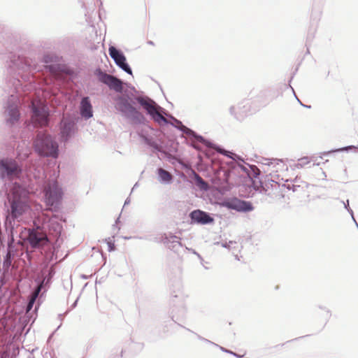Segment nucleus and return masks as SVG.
I'll list each match as a JSON object with an SVG mask.
<instances>
[{
  "mask_svg": "<svg viewBox=\"0 0 358 358\" xmlns=\"http://www.w3.org/2000/svg\"><path fill=\"white\" fill-rule=\"evenodd\" d=\"M222 246H223V247H224V248H227V247H228L229 245H228V243H226L225 244H223V245H222Z\"/></svg>",
  "mask_w": 358,
  "mask_h": 358,
  "instance_id": "680f3d73",
  "label": "nucleus"
},
{
  "mask_svg": "<svg viewBox=\"0 0 358 358\" xmlns=\"http://www.w3.org/2000/svg\"><path fill=\"white\" fill-rule=\"evenodd\" d=\"M7 63V71L13 78L25 72L37 71V64L36 62L15 54H10Z\"/></svg>",
  "mask_w": 358,
  "mask_h": 358,
  "instance_id": "7ed1b4c3",
  "label": "nucleus"
},
{
  "mask_svg": "<svg viewBox=\"0 0 358 358\" xmlns=\"http://www.w3.org/2000/svg\"><path fill=\"white\" fill-rule=\"evenodd\" d=\"M25 240L28 241L30 246L34 249L43 248L49 243L47 235L35 229H29Z\"/></svg>",
  "mask_w": 358,
  "mask_h": 358,
  "instance_id": "4468645a",
  "label": "nucleus"
},
{
  "mask_svg": "<svg viewBox=\"0 0 358 358\" xmlns=\"http://www.w3.org/2000/svg\"><path fill=\"white\" fill-rule=\"evenodd\" d=\"M172 306L170 311L171 320L176 323L186 317L187 308L185 301L182 296L173 295L172 299Z\"/></svg>",
  "mask_w": 358,
  "mask_h": 358,
  "instance_id": "6e6552de",
  "label": "nucleus"
},
{
  "mask_svg": "<svg viewBox=\"0 0 358 358\" xmlns=\"http://www.w3.org/2000/svg\"><path fill=\"white\" fill-rule=\"evenodd\" d=\"M158 179L161 183L170 184L173 180V176L168 171L159 168L157 169Z\"/></svg>",
  "mask_w": 358,
  "mask_h": 358,
  "instance_id": "a878e982",
  "label": "nucleus"
},
{
  "mask_svg": "<svg viewBox=\"0 0 358 358\" xmlns=\"http://www.w3.org/2000/svg\"><path fill=\"white\" fill-rule=\"evenodd\" d=\"M191 145H192L194 149H196V150H199V149H200L199 146H198V145H194V144H192Z\"/></svg>",
  "mask_w": 358,
  "mask_h": 358,
  "instance_id": "5fc2aeb1",
  "label": "nucleus"
},
{
  "mask_svg": "<svg viewBox=\"0 0 358 358\" xmlns=\"http://www.w3.org/2000/svg\"><path fill=\"white\" fill-rule=\"evenodd\" d=\"M52 218H56V219H57V218H58V216H57V215H52Z\"/></svg>",
  "mask_w": 358,
  "mask_h": 358,
  "instance_id": "052dcab7",
  "label": "nucleus"
},
{
  "mask_svg": "<svg viewBox=\"0 0 358 358\" xmlns=\"http://www.w3.org/2000/svg\"><path fill=\"white\" fill-rule=\"evenodd\" d=\"M301 182L302 184H298V182H295L294 185H292V191L293 192H299L305 191V189L308 187V185L303 181H301Z\"/></svg>",
  "mask_w": 358,
  "mask_h": 358,
  "instance_id": "473e14b6",
  "label": "nucleus"
},
{
  "mask_svg": "<svg viewBox=\"0 0 358 358\" xmlns=\"http://www.w3.org/2000/svg\"><path fill=\"white\" fill-rule=\"evenodd\" d=\"M117 109L122 115L134 124H145L146 118L134 107L127 99L120 96L117 102Z\"/></svg>",
  "mask_w": 358,
  "mask_h": 358,
  "instance_id": "39448f33",
  "label": "nucleus"
},
{
  "mask_svg": "<svg viewBox=\"0 0 358 358\" xmlns=\"http://www.w3.org/2000/svg\"><path fill=\"white\" fill-rule=\"evenodd\" d=\"M34 301H35V298H33L29 301V302L27 303V311L30 310L32 308Z\"/></svg>",
  "mask_w": 358,
  "mask_h": 358,
  "instance_id": "a19ab883",
  "label": "nucleus"
},
{
  "mask_svg": "<svg viewBox=\"0 0 358 358\" xmlns=\"http://www.w3.org/2000/svg\"><path fill=\"white\" fill-rule=\"evenodd\" d=\"M139 137L143 141L145 144H146L148 146L153 148L155 151L158 152L163 153L165 157L169 159H173L174 157H172V155L167 152L164 151L162 149V145H160L154 138V137L150 134H148L147 131H145L143 130H141L138 133Z\"/></svg>",
  "mask_w": 358,
  "mask_h": 358,
  "instance_id": "dca6fc26",
  "label": "nucleus"
},
{
  "mask_svg": "<svg viewBox=\"0 0 358 358\" xmlns=\"http://www.w3.org/2000/svg\"><path fill=\"white\" fill-rule=\"evenodd\" d=\"M55 61V57L50 55H44L42 58V62L45 64H50Z\"/></svg>",
  "mask_w": 358,
  "mask_h": 358,
  "instance_id": "4c0bfd02",
  "label": "nucleus"
},
{
  "mask_svg": "<svg viewBox=\"0 0 358 358\" xmlns=\"http://www.w3.org/2000/svg\"><path fill=\"white\" fill-rule=\"evenodd\" d=\"M134 99L155 122L160 125H166L169 123V121L167 120L162 114L164 113L166 115L164 108L159 106L153 99L148 96H137L134 97Z\"/></svg>",
  "mask_w": 358,
  "mask_h": 358,
  "instance_id": "20e7f679",
  "label": "nucleus"
},
{
  "mask_svg": "<svg viewBox=\"0 0 358 358\" xmlns=\"http://www.w3.org/2000/svg\"><path fill=\"white\" fill-rule=\"evenodd\" d=\"M301 106L305 107V108H310V106H308V105H306V104H303V103Z\"/></svg>",
  "mask_w": 358,
  "mask_h": 358,
  "instance_id": "13d9d810",
  "label": "nucleus"
},
{
  "mask_svg": "<svg viewBox=\"0 0 358 358\" xmlns=\"http://www.w3.org/2000/svg\"><path fill=\"white\" fill-rule=\"evenodd\" d=\"M289 87L292 89V92H293V93H294V96L296 97V100L298 101V102L300 103V105H303L302 102H301V101L299 99V98L296 96V94H295V92H294V89H293V87H292L290 85H289Z\"/></svg>",
  "mask_w": 358,
  "mask_h": 358,
  "instance_id": "a18cd8bd",
  "label": "nucleus"
},
{
  "mask_svg": "<svg viewBox=\"0 0 358 358\" xmlns=\"http://www.w3.org/2000/svg\"><path fill=\"white\" fill-rule=\"evenodd\" d=\"M356 149H357V147L355 145H348V146L343 147L341 148L331 150L323 152L322 153H321L322 155L320 156V158H322L323 156H327L331 153L340 152H343V151L348 152L349 150H356Z\"/></svg>",
  "mask_w": 358,
  "mask_h": 358,
  "instance_id": "c756f323",
  "label": "nucleus"
},
{
  "mask_svg": "<svg viewBox=\"0 0 358 358\" xmlns=\"http://www.w3.org/2000/svg\"><path fill=\"white\" fill-rule=\"evenodd\" d=\"M10 210L4 221L6 231H17L18 227L17 219L21 217L28 208L25 198H23L17 190L13 192L12 198L9 200Z\"/></svg>",
  "mask_w": 358,
  "mask_h": 358,
  "instance_id": "f257e3e1",
  "label": "nucleus"
},
{
  "mask_svg": "<svg viewBox=\"0 0 358 358\" xmlns=\"http://www.w3.org/2000/svg\"><path fill=\"white\" fill-rule=\"evenodd\" d=\"M49 234L56 238V242H59V237L62 231V225L57 222L53 221L52 219L50 220L48 226Z\"/></svg>",
  "mask_w": 358,
  "mask_h": 358,
  "instance_id": "393cba45",
  "label": "nucleus"
},
{
  "mask_svg": "<svg viewBox=\"0 0 358 358\" xmlns=\"http://www.w3.org/2000/svg\"><path fill=\"white\" fill-rule=\"evenodd\" d=\"M325 311H326V317H327V318H329V317H330V316H331V313H330V311H329V310H326Z\"/></svg>",
  "mask_w": 358,
  "mask_h": 358,
  "instance_id": "8fccbe9b",
  "label": "nucleus"
},
{
  "mask_svg": "<svg viewBox=\"0 0 358 358\" xmlns=\"http://www.w3.org/2000/svg\"><path fill=\"white\" fill-rule=\"evenodd\" d=\"M1 358H3V357H1Z\"/></svg>",
  "mask_w": 358,
  "mask_h": 358,
  "instance_id": "338daca9",
  "label": "nucleus"
},
{
  "mask_svg": "<svg viewBox=\"0 0 358 358\" xmlns=\"http://www.w3.org/2000/svg\"><path fill=\"white\" fill-rule=\"evenodd\" d=\"M229 165L234 169L238 168L241 169L251 179H257L259 181L261 171L255 165L247 164L244 166L240 164H236L234 162H230Z\"/></svg>",
  "mask_w": 358,
  "mask_h": 358,
  "instance_id": "6ab92c4d",
  "label": "nucleus"
},
{
  "mask_svg": "<svg viewBox=\"0 0 358 358\" xmlns=\"http://www.w3.org/2000/svg\"><path fill=\"white\" fill-rule=\"evenodd\" d=\"M62 194V189L59 187L57 182H53L51 186H49L45 189V202L48 206L51 207L52 211H57L59 208Z\"/></svg>",
  "mask_w": 358,
  "mask_h": 358,
  "instance_id": "1a4fd4ad",
  "label": "nucleus"
},
{
  "mask_svg": "<svg viewBox=\"0 0 358 358\" xmlns=\"http://www.w3.org/2000/svg\"><path fill=\"white\" fill-rule=\"evenodd\" d=\"M7 113L9 116V118L6 120L7 124H13L15 122L19 120L20 114L17 109V107L15 105L8 104L7 108Z\"/></svg>",
  "mask_w": 358,
  "mask_h": 358,
  "instance_id": "b1692460",
  "label": "nucleus"
},
{
  "mask_svg": "<svg viewBox=\"0 0 358 358\" xmlns=\"http://www.w3.org/2000/svg\"><path fill=\"white\" fill-rule=\"evenodd\" d=\"M289 87L292 89V92H293V93H294V96L296 97V100L298 101V102L300 103V105H303L302 102H301V101L299 99V98L296 96V94H295V92H294V89H293V87H292L290 85H289Z\"/></svg>",
  "mask_w": 358,
  "mask_h": 358,
  "instance_id": "49530a36",
  "label": "nucleus"
},
{
  "mask_svg": "<svg viewBox=\"0 0 358 358\" xmlns=\"http://www.w3.org/2000/svg\"><path fill=\"white\" fill-rule=\"evenodd\" d=\"M218 348H220V349L224 352H226V353H228V354H230V355H232L233 356L237 357V358H243L244 355H238L236 354V352H232L231 350H227L222 346H219L218 345Z\"/></svg>",
  "mask_w": 358,
  "mask_h": 358,
  "instance_id": "58836bf2",
  "label": "nucleus"
},
{
  "mask_svg": "<svg viewBox=\"0 0 358 358\" xmlns=\"http://www.w3.org/2000/svg\"><path fill=\"white\" fill-rule=\"evenodd\" d=\"M168 116L173 122H169L168 124L172 125L173 127L177 129L178 130L182 131L183 134L187 135L188 136L191 137L192 138H194L197 142H199L201 143H208V145H211L210 143V141L206 139L204 137H203L201 135L198 134L196 132H195L192 129L185 126L182 122L176 119L175 117H173L171 115H166Z\"/></svg>",
  "mask_w": 358,
  "mask_h": 358,
  "instance_id": "ddd939ff",
  "label": "nucleus"
},
{
  "mask_svg": "<svg viewBox=\"0 0 358 358\" xmlns=\"http://www.w3.org/2000/svg\"><path fill=\"white\" fill-rule=\"evenodd\" d=\"M178 325H179L180 327H182V328H184V329H187V331H189L192 332V334H195V335L196 336V337H197V338H198L199 340H200V341H203V342H205V343H208V344H210V345H215V346H216V347H218V345H217V344H216V343H215L212 342L211 341H210V340H208V339H207V338H205L202 337L201 336H200V335H199V334H196L195 332H194V331H191L190 329H187V328H186V327H183L182 325H180V324H178Z\"/></svg>",
  "mask_w": 358,
  "mask_h": 358,
  "instance_id": "72a5a7b5",
  "label": "nucleus"
},
{
  "mask_svg": "<svg viewBox=\"0 0 358 358\" xmlns=\"http://www.w3.org/2000/svg\"><path fill=\"white\" fill-rule=\"evenodd\" d=\"M210 143L211 145H208V143H203L206 148H213L214 150H215L218 153H220L230 159H231L236 164H237L236 163V161H243V159H241V157L238 155H237L236 154L231 152V151H229V150H227L224 148H222L221 147H220L219 145H217L213 143H211L210 141Z\"/></svg>",
  "mask_w": 358,
  "mask_h": 358,
  "instance_id": "5701e85b",
  "label": "nucleus"
},
{
  "mask_svg": "<svg viewBox=\"0 0 358 358\" xmlns=\"http://www.w3.org/2000/svg\"><path fill=\"white\" fill-rule=\"evenodd\" d=\"M35 152L41 157L57 158L59 155V145L52 136L39 132L34 141Z\"/></svg>",
  "mask_w": 358,
  "mask_h": 358,
  "instance_id": "f03ea898",
  "label": "nucleus"
},
{
  "mask_svg": "<svg viewBox=\"0 0 358 358\" xmlns=\"http://www.w3.org/2000/svg\"><path fill=\"white\" fill-rule=\"evenodd\" d=\"M33 119L41 126H46L49 123V111L45 108L36 106L32 107Z\"/></svg>",
  "mask_w": 358,
  "mask_h": 358,
  "instance_id": "aec40b11",
  "label": "nucleus"
},
{
  "mask_svg": "<svg viewBox=\"0 0 358 358\" xmlns=\"http://www.w3.org/2000/svg\"><path fill=\"white\" fill-rule=\"evenodd\" d=\"M128 88L132 90L135 94H138V92L136 90V88L129 83H124V84Z\"/></svg>",
  "mask_w": 358,
  "mask_h": 358,
  "instance_id": "37998d69",
  "label": "nucleus"
},
{
  "mask_svg": "<svg viewBox=\"0 0 358 358\" xmlns=\"http://www.w3.org/2000/svg\"><path fill=\"white\" fill-rule=\"evenodd\" d=\"M257 110V107L252 106L251 99H245L241 101L236 106L229 108V113L238 120H243L247 116Z\"/></svg>",
  "mask_w": 358,
  "mask_h": 358,
  "instance_id": "0eeeda50",
  "label": "nucleus"
},
{
  "mask_svg": "<svg viewBox=\"0 0 358 358\" xmlns=\"http://www.w3.org/2000/svg\"><path fill=\"white\" fill-rule=\"evenodd\" d=\"M124 239H130V238H131V237H124Z\"/></svg>",
  "mask_w": 358,
  "mask_h": 358,
  "instance_id": "69168bd1",
  "label": "nucleus"
},
{
  "mask_svg": "<svg viewBox=\"0 0 358 358\" xmlns=\"http://www.w3.org/2000/svg\"><path fill=\"white\" fill-rule=\"evenodd\" d=\"M137 185H138V184H137V183H136V184L134 185V187L132 188V190H133L135 187H137Z\"/></svg>",
  "mask_w": 358,
  "mask_h": 358,
  "instance_id": "e2e57ef3",
  "label": "nucleus"
},
{
  "mask_svg": "<svg viewBox=\"0 0 358 358\" xmlns=\"http://www.w3.org/2000/svg\"><path fill=\"white\" fill-rule=\"evenodd\" d=\"M310 162V159L308 157H301L298 159V162L296 164V167L298 169L303 168L304 166L309 164Z\"/></svg>",
  "mask_w": 358,
  "mask_h": 358,
  "instance_id": "f704fd0d",
  "label": "nucleus"
},
{
  "mask_svg": "<svg viewBox=\"0 0 358 358\" xmlns=\"http://www.w3.org/2000/svg\"><path fill=\"white\" fill-rule=\"evenodd\" d=\"M230 189H231V187L229 186L228 187L224 188V191H229Z\"/></svg>",
  "mask_w": 358,
  "mask_h": 358,
  "instance_id": "bf43d9fd",
  "label": "nucleus"
},
{
  "mask_svg": "<svg viewBox=\"0 0 358 358\" xmlns=\"http://www.w3.org/2000/svg\"><path fill=\"white\" fill-rule=\"evenodd\" d=\"M130 202V199L127 198L124 201V206L129 204Z\"/></svg>",
  "mask_w": 358,
  "mask_h": 358,
  "instance_id": "6e6d98bb",
  "label": "nucleus"
},
{
  "mask_svg": "<svg viewBox=\"0 0 358 358\" xmlns=\"http://www.w3.org/2000/svg\"><path fill=\"white\" fill-rule=\"evenodd\" d=\"M76 130V121L71 115L63 116L59 124V137L62 142L67 143Z\"/></svg>",
  "mask_w": 358,
  "mask_h": 358,
  "instance_id": "9d476101",
  "label": "nucleus"
},
{
  "mask_svg": "<svg viewBox=\"0 0 358 358\" xmlns=\"http://www.w3.org/2000/svg\"><path fill=\"white\" fill-rule=\"evenodd\" d=\"M80 113L85 120H88L93 116L92 106L88 96H85L81 99Z\"/></svg>",
  "mask_w": 358,
  "mask_h": 358,
  "instance_id": "4be33fe9",
  "label": "nucleus"
},
{
  "mask_svg": "<svg viewBox=\"0 0 358 358\" xmlns=\"http://www.w3.org/2000/svg\"><path fill=\"white\" fill-rule=\"evenodd\" d=\"M78 299H76L74 303L71 305V308H74L77 305Z\"/></svg>",
  "mask_w": 358,
  "mask_h": 358,
  "instance_id": "603ef678",
  "label": "nucleus"
},
{
  "mask_svg": "<svg viewBox=\"0 0 358 358\" xmlns=\"http://www.w3.org/2000/svg\"><path fill=\"white\" fill-rule=\"evenodd\" d=\"M341 202L343 204L344 208H345L346 210H348V209L350 208V206H349V200H347V201H346V202H345V201H341Z\"/></svg>",
  "mask_w": 358,
  "mask_h": 358,
  "instance_id": "c03bdc74",
  "label": "nucleus"
},
{
  "mask_svg": "<svg viewBox=\"0 0 358 358\" xmlns=\"http://www.w3.org/2000/svg\"><path fill=\"white\" fill-rule=\"evenodd\" d=\"M45 69L52 74L59 73V64H48L45 66Z\"/></svg>",
  "mask_w": 358,
  "mask_h": 358,
  "instance_id": "c9c22d12",
  "label": "nucleus"
},
{
  "mask_svg": "<svg viewBox=\"0 0 358 358\" xmlns=\"http://www.w3.org/2000/svg\"><path fill=\"white\" fill-rule=\"evenodd\" d=\"M94 75L97 77L98 80L101 83L107 85L110 90L117 93L123 92V85L124 83L115 76L107 73L102 71L99 67L94 70Z\"/></svg>",
  "mask_w": 358,
  "mask_h": 358,
  "instance_id": "423d86ee",
  "label": "nucleus"
},
{
  "mask_svg": "<svg viewBox=\"0 0 358 358\" xmlns=\"http://www.w3.org/2000/svg\"><path fill=\"white\" fill-rule=\"evenodd\" d=\"M42 287H43V282H41L40 285H38L36 295H38V293L41 292Z\"/></svg>",
  "mask_w": 358,
  "mask_h": 358,
  "instance_id": "de8ad7c7",
  "label": "nucleus"
},
{
  "mask_svg": "<svg viewBox=\"0 0 358 358\" xmlns=\"http://www.w3.org/2000/svg\"><path fill=\"white\" fill-rule=\"evenodd\" d=\"M271 91L268 90H264L259 92V97H264L268 96L270 94Z\"/></svg>",
  "mask_w": 358,
  "mask_h": 358,
  "instance_id": "79ce46f5",
  "label": "nucleus"
},
{
  "mask_svg": "<svg viewBox=\"0 0 358 358\" xmlns=\"http://www.w3.org/2000/svg\"><path fill=\"white\" fill-rule=\"evenodd\" d=\"M259 184H260V186L265 191H266L267 189H268L270 186L272 188H273V187L275 188L276 187H280V184L278 182H275L272 179L270 180L268 178L267 180H265L264 181H263L262 180H259Z\"/></svg>",
  "mask_w": 358,
  "mask_h": 358,
  "instance_id": "7c9ffc66",
  "label": "nucleus"
},
{
  "mask_svg": "<svg viewBox=\"0 0 358 358\" xmlns=\"http://www.w3.org/2000/svg\"><path fill=\"white\" fill-rule=\"evenodd\" d=\"M27 256L28 258H29V255L28 251L27 252Z\"/></svg>",
  "mask_w": 358,
  "mask_h": 358,
  "instance_id": "0e129e2a",
  "label": "nucleus"
},
{
  "mask_svg": "<svg viewBox=\"0 0 358 358\" xmlns=\"http://www.w3.org/2000/svg\"><path fill=\"white\" fill-rule=\"evenodd\" d=\"M194 181L196 185L201 189L207 191L209 189L208 182L205 181L200 175L196 173H194Z\"/></svg>",
  "mask_w": 358,
  "mask_h": 358,
  "instance_id": "c85d7f7f",
  "label": "nucleus"
},
{
  "mask_svg": "<svg viewBox=\"0 0 358 358\" xmlns=\"http://www.w3.org/2000/svg\"><path fill=\"white\" fill-rule=\"evenodd\" d=\"M119 222H120V217H118L117 218V220H115V223L113 224V227H117V223H118Z\"/></svg>",
  "mask_w": 358,
  "mask_h": 358,
  "instance_id": "3c124183",
  "label": "nucleus"
},
{
  "mask_svg": "<svg viewBox=\"0 0 358 358\" xmlns=\"http://www.w3.org/2000/svg\"><path fill=\"white\" fill-rule=\"evenodd\" d=\"M192 250V252L199 258V259H201V261L203 260V258L201 257V256L198 252H196L194 250Z\"/></svg>",
  "mask_w": 358,
  "mask_h": 358,
  "instance_id": "09e8293b",
  "label": "nucleus"
},
{
  "mask_svg": "<svg viewBox=\"0 0 358 358\" xmlns=\"http://www.w3.org/2000/svg\"><path fill=\"white\" fill-rule=\"evenodd\" d=\"M108 53L117 66L127 74L132 75L131 68L127 63L125 55L120 50L116 48L115 46H110Z\"/></svg>",
  "mask_w": 358,
  "mask_h": 358,
  "instance_id": "2eb2a0df",
  "label": "nucleus"
},
{
  "mask_svg": "<svg viewBox=\"0 0 358 358\" xmlns=\"http://www.w3.org/2000/svg\"><path fill=\"white\" fill-rule=\"evenodd\" d=\"M221 206L228 209L242 213H248L254 209L252 203L250 201L241 200L236 197L224 199L221 203Z\"/></svg>",
  "mask_w": 358,
  "mask_h": 358,
  "instance_id": "f8f14e48",
  "label": "nucleus"
},
{
  "mask_svg": "<svg viewBox=\"0 0 358 358\" xmlns=\"http://www.w3.org/2000/svg\"><path fill=\"white\" fill-rule=\"evenodd\" d=\"M148 44L151 45H154V43L152 41H148Z\"/></svg>",
  "mask_w": 358,
  "mask_h": 358,
  "instance_id": "4d7b16f0",
  "label": "nucleus"
},
{
  "mask_svg": "<svg viewBox=\"0 0 358 358\" xmlns=\"http://www.w3.org/2000/svg\"><path fill=\"white\" fill-rule=\"evenodd\" d=\"M59 73H64L66 76H69L71 77V78H73L76 75L75 71L73 69L70 68L69 66L59 64Z\"/></svg>",
  "mask_w": 358,
  "mask_h": 358,
  "instance_id": "2f4dec72",
  "label": "nucleus"
},
{
  "mask_svg": "<svg viewBox=\"0 0 358 358\" xmlns=\"http://www.w3.org/2000/svg\"><path fill=\"white\" fill-rule=\"evenodd\" d=\"M81 278H83V279L87 280V279H88L90 278V276L89 275H82Z\"/></svg>",
  "mask_w": 358,
  "mask_h": 358,
  "instance_id": "864d4df0",
  "label": "nucleus"
},
{
  "mask_svg": "<svg viewBox=\"0 0 358 358\" xmlns=\"http://www.w3.org/2000/svg\"><path fill=\"white\" fill-rule=\"evenodd\" d=\"M106 241H107V244L108 246V251L109 252L113 251L115 250L114 243L110 239V238H108V240H106Z\"/></svg>",
  "mask_w": 358,
  "mask_h": 358,
  "instance_id": "ea45409f",
  "label": "nucleus"
},
{
  "mask_svg": "<svg viewBox=\"0 0 358 358\" xmlns=\"http://www.w3.org/2000/svg\"><path fill=\"white\" fill-rule=\"evenodd\" d=\"M299 181V180L297 178L294 180H286L282 186L287 188L288 190H292V185H294L295 182H298Z\"/></svg>",
  "mask_w": 358,
  "mask_h": 358,
  "instance_id": "e433bc0d",
  "label": "nucleus"
},
{
  "mask_svg": "<svg viewBox=\"0 0 358 358\" xmlns=\"http://www.w3.org/2000/svg\"><path fill=\"white\" fill-rule=\"evenodd\" d=\"M189 217L192 224L206 225L214 222V219L208 213L199 209L192 210L189 213Z\"/></svg>",
  "mask_w": 358,
  "mask_h": 358,
  "instance_id": "f3484780",
  "label": "nucleus"
},
{
  "mask_svg": "<svg viewBox=\"0 0 358 358\" xmlns=\"http://www.w3.org/2000/svg\"><path fill=\"white\" fill-rule=\"evenodd\" d=\"M322 15V8L320 6H313L310 13V20L317 23Z\"/></svg>",
  "mask_w": 358,
  "mask_h": 358,
  "instance_id": "bb28decb",
  "label": "nucleus"
},
{
  "mask_svg": "<svg viewBox=\"0 0 358 358\" xmlns=\"http://www.w3.org/2000/svg\"><path fill=\"white\" fill-rule=\"evenodd\" d=\"M22 172V168L13 159L0 160V177L3 179L6 176L19 177Z\"/></svg>",
  "mask_w": 358,
  "mask_h": 358,
  "instance_id": "9b49d317",
  "label": "nucleus"
},
{
  "mask_svg": "<svg viewBox=\"0 0 358 358\" xmlns=\"http://www.w3.org/2000/svg\"><path fill=\"white\" fill-rule=\"evenodd\" d=\"M263 165H266L268 166H272L273 168H275L276 166H280L282 168L284 167L283 161L280 159H268V158H263L262 162Z\"/></svg>",
  "mask_w": 358,
  "mask_h": 358,
  "instance_id": "cd10ccee",
  "label": "nucleus"
},
{
  "mask_svg": "<svg viewBox=\"0 0 358 358\" xmlns=\"http://www.w3.org/2000/svg\"><path fill=\"white\" fill-rule=\"evenodd\" d=\"M8 236V248H7V252L6 256L4 257L3 262V268L5 269H8L9 267L11 266L12 260L13 259L15 249L14 243V237L15 234H17V231H6Z\"/></svg>",
  "mask_w": 358,
  "mask_h": 358,
  "instance_id": "a211bd4d",
  "label": "nucleus"
},
{
  "mask_svg": "<svg viewBox=\"0 0 358 358\" xmlns=\"http://www.w3.org/2000/svg\"><path fill=\"white\" fill-rule=\"evenodd\" d=\"M162 242L166 246L171 250L177 251L179 248L182 247L180 238L172 234H164L162 236Z\"/></svg>",
  "mask_w": 358,
  "mask_h": 358,
  "instance_id": "412c9836",
  "label": "nucleus"
}]
</instances>
